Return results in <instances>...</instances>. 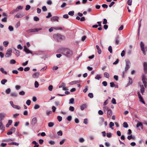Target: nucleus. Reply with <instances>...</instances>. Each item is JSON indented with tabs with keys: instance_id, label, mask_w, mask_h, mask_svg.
<instances>
[{
	"instance_id": "2f4dec72",
	"label": "nucleus",
	"mask_w": 147,
	"mask_h": 147,
	"mask_svg": "<svg viewBox=\"0 0 147 147\" xmlns=\"http://www.w3.org/2000/svg\"><path fill=\"white\" fill-rule=\"evenodd\" d=\"M49 143L51 145H54L55 144V142L53 140L49 141Z\"/></svg>"
},
{
	"instance_id": "8fccbe9b",
	"label": "nucleus",
	"mask_w": 147,
	"mask_h": 147,
	"mask_svg": "<svg viewBox=\"0 0 147 147\" xmlns=\"http://www.w3.org/2000/svg\"><path fill=\"white\" fill-rule=\"evenodd\" d=\"M57 135L58 136H61L62 135V132L61 130H60L57 132Z\"/></svg>"
},
{
	"instance_id": "f3484780",
	"label": "nucleus",
	"mask_w": 147,
	"mask_h": 147,
	"mask_svg": "<svg viewBox=\"0 0 147 147\" xmlns=\"http://www.w3.org/2000/svg\"><path fill=\"white\" fill-rule=\"evenodd\" d=\"M87 106V105L86 104H83L80 106V109L81 110L83 111L84 110Z\"/></svg>"
},
{
	"instance_id": "a211bd4d",
	"label": "nucleus",
	"mask_w": 147,
	"mask_h": 147,
	"mask_svg": "<svg viewBox=\"0 0 147 147\" xmlns=\"http://www.w3.org/2000/svg\"><path fill=\"white\" fill-rule=\"evenodd\" d=\"M12 123V121L11 120H9L8 121V123L6 124V126L7 127H8L11 125Z\"/></svg>"
},
{
	"instance_id": "69168bd1",
	"label": "nucleus",
	"mask_w": 147,
	"mask_h": 147,
	"mask_svg": "<svg viewBox=\"0 0 147 147\" xmlns=\"http://www.w3.org/2000/svg\"><path fill=\"white\" fill-rule=\"evenodd\" d=\"M53 88V86L52 85H50L48 88V89L49 90L51 91L52 90Z\"/></svg>"
},
{
	"instance_id": "393cba45",
	"label": "nucleus",
	"mask_w": 147,
	"mask_h": 147,
	"mask_svg": "<svg viewBox=\"0 0 147 147\" xmlns=\"http://www.w3.org/2000/svg\"><path fill=\"white\" fill-rule=\"evenodd\" d=\"M102 78L101 75L97 74L95 77V79L96 80H99Z\"/></svg>"
},
{
	"instance_id": "0e129e2a",
	"label": "nucleus",
	"mask_w": 147,
	"mask_h": 147,
	"mask_svg": "<svg viewBox=\"0 0 147 147\" xmlns=\"http://www.w3.org/2000/svg\"><path fill=\"white\" fill-rule=\"evenodd\" d=\"M1 21L3 22H7V18L6 17H4L1 20Z\"/></svg>"
},
{
	"instance_id": "cd10ccee",
	"label": "nucleus",
	"mask_w": 147,
	"mask_h": 147,
	"mask_svg": "<svg viewBox=\"0 0 147 147\" xmlns=\"http://www.w3.org/2000/svg\"><path fill=\"white\" fill-rule=\"evenodd\" d=\"M54 125V123L53 122H49L48 124V126L49 127H53Z\"/></svg>"
},
{
	"instance_id": "4d7b16f0",
	"label": "nucleus",
	"mask_w": 147,
	"mask_h": 147,
	"mask_svg": "<svg viewBox=\"0 0 147 147\" xmlns=\"http://www.w3.org/2000/svg\"><path fill=\"white\" fill-rule=\"evenodd\" d=\"M111 102L114 104H115L116 103L115 99L114 98H113L111 100Z\"/></svg>"
},
{
	"instance_id": "7c9ffc66",
	"label": "nucleus",
	"mask_w": 147,
	"mask_h": 147,
	"mask_svg": "<svg viewBox=\"0 0 147 147\" xmlns=\"http://www.w3.org/2000/svg\"><path fill=\"white\" fill-rule=\"evenodd\" d=\"M123 126L125 128H127L128 127V125L126 122H124L123 124Z\"/></svg>"
},
{
	"instance_id": "6ab92c4d",
	"label": "nucleus",
	"mask_w": 147,
	"mask_h": 147,
	"mask_svg": "<svg viewBox=\"0 0 147 147\" xmlns=\"http://www.w3.org/2000/svg\"><path fill=\"white\" fill-rule=\"evenodd\" d=\"M96 49L98 50L97 52H98V53L99 54H100L101 53L102 51H101V50L100 49L99 47L98 46V45H96Z\"/></svg>"
},
{
	"instance_id": "f704fd0d",
	"label": "nucleus",
	"mask_w": 147,
	"mask_h": 147,
	"mask_svg": "<svg viewBox=\"0 0 147 147\" xmlns=\"http://www.w3.org/2000/svg\"><path fill=\"white\" fill-rule=\"evenodd\" d=\"M20 25V21H18L15 26L16 28H17L19 27Z\"/></svg>"
},
{
	"instance_id": "09e8293b",
	"label": "nucleus",
	"mask_w": 147,
	"mask_h": 147,
	"mask_svg": "<svg viewBox=\"0 0 147 147\" xmlns=\"http://www.w3.org/2000/svg\"><path fill=\"white\" fill-rule=\"evenodd\" d=\"M57 119L59 122L61 121L62 120V117L60 116H58L57 117Z\"/></svg>"
},
{
	"instance_id": "ddd939ff",
	"label": "nucleus",
	"mask_w": 147,
	"mask_h": 147,
	"mask_svg": "<svg viewBox=\"0 0 147 147\" xmlns=\"http://www.w3.org/2000/svg\"><path fill=\"white\" fill-rule=\"evenodd\" d=\"M112 114V112L111 109H107V116L108 117H111Z\"/></svg>"
},
{
	"instance_id": "39448f33",
	"label": "nucleus",
	"mask_w": 147,
	"mask_h": 147,
	"mask_svg": "<svg viewBox=\"0 0 147 147\" xmlns=\"http://www.w3.org/2000/svg\"><path fill=\"white\" fill-rule=\"evenodd\" d=\"M12 51L11 50L9 49H8L6 52L5 55V56L6 57H8L10 56L11 55Z\"/></svg>"
},
{
	"instance_id": "ea45409f",
	"label": "nucleus",
	"mask_w": 147,
	"mask_h": 147,
	"mask_svg": "<svg viewBox=\"0 0 147 147\" xmlns=\"http://www.w3.org/2000/svg\"><path fill=\"white\" fill-rule=\"evenodd\" d=\"M114 123H113V122H111L110 123H109V127L111 128H112V129H113V128H112V127L114 126Z\"/></svg>"
},
{
	"instance_id": "72a5a7b5",
	"label": "nucleus",
	"mask_w": 147,
	"mask_h": 147,
	"mask_svg": "<svg viewBox=\"0 0 147 147\" xmlns=\"http://www.w3.org/2000/svg\"><path fill=\"white\" fill-rule=\"evenodd\" d=\"M74 98H72L69 100V104H73L74 103Z\"/></svg>"
},
{
	"instance_id": "a18cd8bd",
	"label": "nucleus",
	"mask_w": 147,
	"mask_h": 147,
	"mask_svg": "<svg viewBox=\"0 0 147 147\" xmlns=\"http://www.w3.org/2000/svg\"><path fill=\"white\" fill-rule=\"evenodd\" d=\"M30 8V6L29 5H27L26 6L25 9L26 11L29 10Z\"/></svg>"
},
{
	"instance_id": "20e7f679",
	"label": "nucleus",
	"mask_w": 147,
	"mask_h": 147,
	"mask_svg": "<svg viewBox=\"0 0 147 147\" xmlns=\"http://www.w3.org/2000/svg\"><path fill=\"white\" fill-rule=\"evenodd\" d=\"M41 28L31 29L27 30L26 31V32L28 33L37 32L41 30Z\"/></svg>"
},
{
	"instance_id": "b1692460",
	"label": "nucleus",
	"mask_w": 147,
	"mask_h": 147,
	"mask_svg": "<svg viewBox=\"0 0 147 147\" xmlns=\"http://www.w3.org/2000/svg\"><path fill=\"white\" fill-rule=\"evenodd\" d=\"M8 144L10 145H15L16 146H18L19 145V144L17 142H13L9 143Z\"/></svg>"
},
{
	"instance_id": "e2e57ef3",
	"label": "nucleus",
	"mask_w": 147,
	"mask_h": 147,
	"mask_svg": "<svg viewBox=\"0 0 147 147\" xmlns=\"http://www.w3.org/2000/svg\"><path fill=\"white\" fill-rule=\"evenodd\" d=\"M132 0H128L127 1V4L128 5H131L132 3Z\"/></svg>"
},
{
	"instance_id": "052dcab7",
	"label": "nucleus",
	"mask_w": 147,
	"mask_h": 147,
	"mask_svg": "<svg viewBox=\"0 0 147 147\" xmlns=\"http://www.w3.org/2000/svg\"><path fill=\"white\" fill-rule=\"evenodd\" d=\"M110 86L111 87H115L116 86V85L113 82H111L110 83Z\"/></svg>"
},
{
	"instance_id": "7ed1b4c3",
	"label": "nucleus",
	"mask_w": 147,
	"mask_h": 147,
	"mask_svg": "<svg viewBox=\"0 0 147 147\" xmlns=\"http://www.w3.org/2000/svg\"><path fill=\"white\" fill-rule=\"evenodd\" d=\"M125 61V72H126V71L130 67V66L131 65V63L129 60L128 59H126Z\"/></svg>"
},
{
	"instance_id": "13d9d810",
	"label": "nucleus",
	"mask_w": 147,
	"mask_h": 147,
	"mask_svg": "<svg viewBox=\"0 0 147 147\" xmlns=\"http://www.w3.org/2000/svg\"><path fill=\"white\" fill-rule=\"evenodd\" d=\"M73 82L74 84H76L77 83H80L81 82V81L80 80H75L73 81Z\"/></svg>"
},
{
	"instance_id": "5fc2aeb1",
	"label": "nucleus",
	"mask_w": 147,
	"mask_h": 147,
	"mask_svg": "<svg viewBox=\"0 0 147 147\" xmlns=\"http://www.w3.org/2000/svg\"><path fill=\"white\" fill-rule=\"evenodd\" d=\"M79 141L80 142L82 143L84 141V140L82 138H80L79 140Z\"/></svg>"
},
{
	"instance_id": "4468645a",
	"label": "nucleus",
	"mask_w": 147,
	"mask_h": 147,
	"mask_svg": "<svg viewBox=\"0 0 147 147\" xmlns=\"http://www.w3.org/2000/svg\"><path fill=\"white\" fill-rule=\"evenodd\" d=\"M39 75L40 74L39 73L36 72L33 74L32 76L34 78H38L39 77Z\"/></svg>"
},
{
	"instance_id": "603ef678",
	"label": "nucleus",
	"mask_w": 147,
	"mask_h": 147,
	"mask_svg": "<svg viewBox=\"0 0 147 147\" xmlns=\"http://www.w3.org/2000/svg\"><path fill=\"white\" fill-rule=\"evenodd\" d=\"M72 117L71 116H69L67 117V119L69 121H70L72 119Z\"/></svg>"
},
{
	"instance_id": "bb28decb",
	"label": "nucleus",
	"mask_w": 147,
	"mask_h": 147,
	"mask_svg": "<svg viewBox=\"0 0 147 147\" xmlns=\"http://www.w3.org/2000/svg\"><path fill=\"white\" fill-rule=\"evenodd\" d=\"M140 126H141L142 127V128L143 125L142 123L140 122L138 123L136 125L137 127H138Z\"/></svg>"
},
{
	"instance_id": "6e6d98bb",
	"label": "nucleus",
	"mask_w": 147,
	"mask_h": 147,
	"mask_svg": "<svg viewBox=\"0 0 147 147\" xmlns=\"http://www.w3.org/2000/svg\"><path fill=\"white\" fill-rule=\"evenodd\" d=\"M108 50L111 53H112V48L111 46H109L108 48Z\"/></svg>"
},
{
	"instance_id": "49530a36",
	"label": "nucleus",
	"mask_w": 147,
	"mask_h": 147,
	"mask_svg": "<svg viewBox=\"0 0 147 147\" xmlns=\"http://www.w3.org/2000/svg\"><path fill=\"white\" fill-rule=\"evenodd\" d=\"M8 29L10 31H13V27L12 26H9Z\"/></svg>"
},
{
	"instance_id": "f03ea898",
	"label": "nucleus",
	"mask_w": 147,
	"mask_h": 147,
	"mask_svg": "<svg viewBox=\"0 0 147 147\" xmlns=\"http://www.w3.org/2000/svg\"><path fill=\"white\" fill-rule=\"evenodd\" d=\"M53 37L56 41L58 42H61L65 39V37L64 36L59 34L53 35Z\"/></svg>"
},
{
	"instance_id": "de8ad7c7",
	"label": "nucleus",
	"mask_w": 147,
	"mask_h": 147,
	"mask_svg": "<svg viewBox=\"0 0 147 147\" xmlns=\"http://www.w3.org/2000/svg\"><path fill=\"white\" fill-rule=\"evenodd\" d=\"M40 107L39 105H35L34 107V108L35 109H39Z\"/></svg>"
},
{
	"instance_id": "c9c22d12",
	"label": "nucleus",
	"mask_w": 147,
	"mask_h": 147,
	"mask_svg": "<svg viewBox=\"0 0 147 147\" xmlns=\"http://www.w3.org/2000/svg\"><path fill=\"white\" fill-rule=\"evenodd\" d=\"M88 96L90 98H92L93 97V94L92 93H90L88 94Z\"/></svg>"
},
{
	"instance_id": "4c0bfd02",
	"label": "nucleus",
	"mask_w": 147,
	"mask_h": 147,
	"mask_svg": "<svg viewBox=\"0 0 147 147\" xmlns=\"http://www.w3.org/2000/svg\"><path fill=\"white\" fill-rule=\"evenodd\" d=\"M5 92L7 94H9L11 92L10 89V88H7Z\"/></svg>"
},
{
	"instance_id": "423d86ee",
	"label": "nucleus",
	"mask_w": 147,
	"mask_h": 147,
	"mask_svg": "<svg viewBox=\"0 0 147 147\" xmlns=\"http://www.w3.org/2000/svg\"><path fill=\"white\" fill-rule=\"evenodd\" d=\"M37 121V118L36 117L33 118L32 121L31 125L33 127L36 123Z\"/></svg>"
},
{
	"instance_id": "c85d7f7f",
	"label": "nucleus",
	"mask_w": 147,
	"mask_h": 147,
	"mask_svg": "<svg viewBox=\"0 0 147 147\" xmlns=\"http://www.w3.org/2000/svg\"><path fill=\"white\" fill-rule=\"evenodd\" d=\"M13 107L14 109H20V107L18 105H14L13 106Z\"/></svg>"
},
{
	"instance_id": "f8f14e48",
	"label": "nucleus",
	"mask_w": 147,
	"mask_h": 147,
	"mask_svg": "<svg viewBox=\"0 0 147 147\" xmlns=\"http://www.w3.org/2000/svg\"><path fill=\"white\" fill-rule=\"evenodd\" d=\"M144 71L146 74L147 73V63L145 62L143 64Z\"/></svg>"
},
{
	"instance_id": "58836bf2",
	"label": "nucleus",
	"mask_w": 147,
	"mask_h": 147,
	"mask_svg": "<svg viewBox=\"0 0 147 147\" xmlns=\"http://www.w3.org/2000/svg\"><path fill=\"white\" fill-rule=\"evenodd\" d=\"M16 63V61L14 59H11L10 61V63L12 64H14Z\"/></svg>"
},
{
	"instance_id": "0eeeda50",
	"label": "nucleus",
	"mask_w": 147,
	"mask_h": 147,
	"mask_svg": "<svg viewBox=\"0 0 147 147\" xmlns=\"http://www.w3.org/2000/svg\"><path fill=\"white\" fill-rule=\"evenodd\" d=\"M138 95L139 99L140 101L142 102L143 104H145V102L144 100L143 99L141 95L140 94V93L139 92H138Z\"/></svg>"
},
{
	"instance_id": "37998d69",
	"label": "nucleus",
	"mask_w": 147,
	"mask_h": 147,
	"mask_svg": "<svg viewBox=\"0 0 147 147\" xmlns=\"http://www.w3.org/2000/svg\"><path fill=\"white\" fill-rule=\"evenodd\" d=\"M69 110L71 111H73L74 110V108L72 106H70L69 108Z\"/></svg>"
},
{
	"instance_id": "bf43d9fd",
	"label": "nucleus",
	"mask_w": 147,
	"mask_h": 147,
	"mask_svg": "<svg viewBox=\"0 0 147 147\" xmlns=\"http://www.w3.org/2000/svg\"><path fill=\"white\" fill-rule=\"evenodd\" d=\"M34 20L35 21H38L39 20V18L37 16H35L34 17Z\"/></svg>"
},
{
	"instance_id": "338daca9",
	"label": "nucleus",
	"mask_w": 147,
	"mask_h": 147,
	"mask_svg": "<svg viewBox=\"0 0 147 147\" xmlns=\"http://www.w3.org/2000/svg\"><path fill=\"white\" fill-rule=\"evenodd\" d=\"M12 72L13 74H18V71L17 70H13L12 71Z\"/></svg>"
},
{
	"instance_id": "a19ab883",
	"label": "nucleus",
	"mask_w": 147,
	"mask_h": 147,
	"mask_svg": "<svg viewBox=\"0 0 147 147\" xmlns=\"http://www.w3.org/2000/svg\"><path fill=\"white\" fill-rule=\"evenodd\" d=\"M19 94L20 95H24L25 94V92L23 91H22L19 92Z\"/></svg>"
},
{
	"instance_id": "dca6fc26",
	"label": "nucleus",
	"mask_w": 147,
	"mask_h": 147,
	"mask_svg": "<svg viewBox=\"0 0 147 147\" xmlns=\"http://www.w3.org/2000/svg\"><path fill=\"white\" fill-rule=\"evenodd\" d=\"M140 87L141 92L142 94H143V93L144 92L145 88L144 87L143 85H140Z\"/></svg>"
},
{
	"instance_id": "4be33fe9",
	"label": "nucleus",
	"mask_w": 147,
	"mask_h": 147,
	"mask_svg": "<svg viewBox=\"0 0 147 147\" xmlns=\"http://www.w3.org/2000/svg\"><path fill=\"white\" fill-rule=\"evenodd\" d=\"M15 54L18 57L20 55V51L17 50L16 49H15Z\"/></svg>"
},
{
	"instance_id": "79ce46f5",
	"label": "nucleus",
	"mask_w": 147,
	"mask_h": 147,
	"mask_svg": "<svg viewBox=\"0 0 147 147\" xmlns=\"http://www.w3.org/2000/svg\"><path fill=\"white\" fill-rule=\"evenodd\" d=\"M112 134L111 133H108L107 134V136L108 138H111L112 137Z\"/></svg>"
},
{
	"instance_id": "e433bc0d",
	"label": "nucleus",
	"mask_w": 147,
	"mask_h": 147,
	"mask_svg": "<svg viewBox=\"0 0 147 147\" xmlns=\"http://www.w3.org/2000/svg\"><path fill=\"white\" fill-rule=\"evenodd\" d=\"M34 86L35 88H38L39 86V84L38 82L36 81L35 82Z\"/></svg>"
},
{
	"instance_id": "a878e982",
	"label": "nucleus",
	"mask_w": 147,
	"mask_h": 147,
	"mask_svg": "<svg viewBox=\"0 0 147 147\" xmlns=\"http://www.w3.org/2000/svg\"><path fill=\"white\" fill-rule=\"evenodd\" d=\"M104 76L107 78H109V73L107 72H105L104 74Z\"/></svg>"
},
{
	"instance_id": "2eb2a0df",
	"label": "nucleus",
	"mask_w": 147,
	"mask_h": 147,
	"mask_svg": "<svg viewBox=\"0 0 147 147\" xmlns=\"http://www.w3.org/2000/svg\"><path fill=\"white\" fill-rule=\"evenodd\" d=\"M5 116V114L3 113H0V120L2 121Z\"/></svg>"
},
{
	"instance_id": "f257e3e1",
	"label": "nucleus",
	"mask_w": 147,
	"mask_h": 147,
	"mask_svg": "<svg viewBox=\"0 0 147 147\" xmlns=\"http://www.w3.org/2000/svg\"><path fill=\"white\" fill-rule=\"evenodd\" d=\"M57 52L61 53L67 57H70L73 55V52L70 49L66 48H61L57 50Z\"/></svg>"
},
{
	"instance_id": "aec40b11",
	"label": "nucleus",
	"mask_w": 147,
	"mask_h": 147,
	"mask_svg": "<svg viewBox=\"0 0 147 147\" xmlns=\"http://www.w3.org/2000/svg\"><path fill=\"white\" fill-rule=\"evenodd\" d=\"M10 96L13 97H17L18 96V94L15 92H12Z\"/></svg>"
},
{
	"instance_id": "1a4fd4ad",
	"label": "nucleus",
	"mask_w": 147,
	"mask_h": 147,
	"mask_svg": "<svg viewBox=\"0 0 147 147\" xmlns=\"http://www.w3.org/2000/svg\"><path fill=\"white\" fill-rule=\"evenodd\" d=\"M5 128L4 125L2 123V121L0 120V129L2 131H4Z\"/></svg>"
},
{
	"instance_id": "9d476101",
	"label": "nucleus",
	"mask_w": 147,
	"mask_h": 147,
	"mask_svg": "<svg viewBox=\"0 0 147 147\" xmlns=\"http://www.w3.org/2000/svg\"><path fill=\"white\" fill-rule=\"evenodd\" d=\"M59 18V17L57 16H53L51 18V20L52 22H54L55 21H57V22H58Z\"/></svg>"
},
{
	"instance_id": "9b49d317",
	"label": "nucleus",
	"mask_w": 147,
	"mask_h": 147,
	"mask_svg": "<svg viewBox=\"0 0 147 147\" xmlns=\"http://www.w3.org/2000/svg\"><path fill=\"white\" fill-rule=\"evenodd\" d=\"M24 15L22 13H18L15 16V17L17 18H21L23 17Z\"/></svg>"
},
{
	"instance_id": "864d4df0",
	"label": "nucleus",
	"mask_w": 147,
	"mask_h": 147,
	"mask_svg": "<svg viewBox=\"0 0 147 147\" xmlns=\"http://www.w3.org/2000/svg\"><path fill=\"white\" fill-rule=\"evenodd\" d=\"M42 9L43 11H46L47 10V9L46 6H44L42 7Z\"/></svg>"
},
{
	"instance_id": "3c124183",
	"label": "nucleus",
	"mask_w": 147,
	"mask_h": 147,
	"mask_svg": "<svg viewBox=\"0 0 147 147\" xmlns=\"http://www.w3.org/2000/svg\"><path fill=\"white\" fill-rule=\"evenodd\" d=\"M66 140V139H63L60 142V143H59L60 144V145L63 144L64 143V142Z\"/></svg>"
},
{
	"instance_id": "473e14b6",
	"label": "nucleus",
	"mask_w": 147,
	"mask_h": 147,
	"mask_svg": "<svg viewBox=\"0 0 147 147\" xmlns=\"http://www.w3.org/2000/svg\"><path fill=\"white\" fill-rule=\"evenodd\" d=\"M3 44L4 46H5V47H7L9 44V42L7 41H5L3 42Z\"/></svg>"
},
{
	"instance_id": "412c9836",
	"label": "nucleus",
	"mask_w": 147,
	"mask_h": 147,
	"mask_svg": "<svg viewBox=\"0 0 147 147\" xmlns=\"http://www.w3.org/2000/svg\"><path fill=\"white\" fill-rule=\"evenodd\" d=\"M144 43L142 42L141 41L140 43V47L141 50H143L144 49Z\"/></svg>"
},
{
	"instance_id": "c756f323",
	"label": "nucleus",
	"mask_w": 147,
	"mask_h": 147,
	"mask_svg": "<svg viewBox=\"0 0 147 147\" xmlns=\"http://www.w3.org/2000/svg\"><path fill=\"white\" fill-rule=\"evenodd\" d=\"M7 82V80L6 79H3L1 81V83L2 84L4 85L5 83Z\"/></svg>"
},
{
	"instance_id": "5701e85b",
	"label": "nucleus",
	"mask_w": 147,
	"mask_h": 147,
	"mask_svg": "<svg viewBox=\"0 0 147 147\" xmlns=\"http://www.w3.org/2000/svg\"><path fill=\"white\" fill-rule=\"evenodd\" d=\"M0 70L4 74H5L6 75L7 74V72L5 71L3 67H1L0 69Z\"/></svg>"
},
{
	"instance_id": "774afa93",
	"label": "nucleus",
	"mask_w": 147,
	"mask_h": 147,
	"mask_svg": "<svg viewBox=\"0 0 147 147\" xmlns=\"http://www.w3.org/2000/svg\"><path fill=\"white\" fill-rule=\"evenodd\" d=\"M30 69V68L29 67H25L24 69V70L25 71H29Z\"/></svg>"
},
{
	"instance_id": "c03bdc74",
	"label": "nucleus",
	"mask_w": 147,
	"mask_h": 147,
	"mask_svg": "<svg viewBox=\"0 0 147 147\" xmlns=\"http://www.w3.org/2000/svg\"><path fill=\"white\" fill-rule=\"evenodd\" d=\"M74 11H72L69 12L68 14L69 15L72 16L74 15Z\"/></svg>"
},
{
	"instance_id": "6e6552de",
	"label": "nucleus",
	"mask_w": 147,
	"mask_h": 147,
	"mask_svg": "<svg viewBox=\"0 0 147 147\" xmlns=\"http://www.w3.org/2000/svg\"><path fill=\"white\" fill-rule=\"evenodd\" d=\"M24 51L27 54H32V52L30 50L28 49L25 46H24Z\"/></svg>"
},
{
	"instance_id": "680f3d73",
	"label": "nucleus",
	"mask_w": 147,
	"mask_h": 147,
	"mask_svg": "<svg viewBox=\"0 0 147 147\" xmlns=\"http://www.w3.org/2000/svg\"><path fill=\"white\" fill-rule=\"evenodd\" d=\"M31 103V101L29 100H27L26 102V104L28 105H30Z\"/></svg>"
}]
</instances>
